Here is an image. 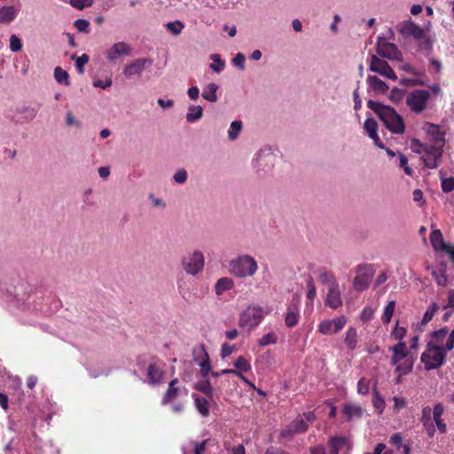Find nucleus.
<instances>
[{
	"instance_id": "1",
	"label": "nucleus",
	"mask_w": 454,
	"mask_h": 454,
	"mask_svg": "<svg viewBox=\"0 0 454 454\" xmlns=\"http://www.w3.org/2000/svg\"><path fill=\"white\" fill-rule=\"evenodd\" d=\"M367 107L372 110L382 121L386 128L394 134H403L405 125L403 117L391 106L373 100L367 101Z\"/></svg>"
},
{
	"instance_id": "2",
	"label": "nucleus",
	"mask_w": 454,
	"mask_h": 454,
	"mask_svg": "<svg viewBox=\"0 0 454 454\" xmlns=\"http://www.w3.org/2000/svg\"><path fill=\"white\" fill-rule=\"evenodd\" d=\"M411 149L416 153H422V160L428 168H436L442 163L443 147L422 144L419 139L411 140Z\"/></svg>"
},
{
	"instance_id": "3",
	"label": "nucleus",
	"mask_w": 454,
	"mask_h": 454,
	"mask_svg": "<svg viewBox=\"0 0 454 454\" xmlns=\"http://www.w3.org/2000/svg\"><path fill=\"white\" fill-rule=\"evenodd\" d=\"M447 348L442 345L427 343L426 350L421 355V362L427 371L438 369L443 365L446 360Z\"/></svg>"
},
{
	"instance_id": "4",
	"label": "nucleus",
	"mask_w": 454,
	"mask_h": 454,
	"mask_svg": "<svg viewBox=\"0 0 454 454\" xmlns=\"http://www.w3.org/2000/svg\"><path fill=\"white\" fill-rule=\"evenodd\" d=\"M258 269L256 261L250 255H241L231 261L230 271L238 278L253 276Z\"/></svg>"
},
{
	"instance_id": "5",
	"label": "nucleus",
	"mask_w": 454,
	"mask_h": 454,
	"mask_svg": "<svg viewBox=\"0 0 454 454\" xmlns=\"http://www.w3.org/2000/svg\"><path fill=\"white\" fill-rule=\"evenodd\" d=\"M429 98L430 92L428 90H414L408 94L406 105L412 113L419 114L427 109Z\"/></svg>"
},
{
	"instance_id": "6",
	"label": "nucleus",
	"mask_w": 454,
	"mask_h": 454,
	"mask_svg": "<svg viewBox=\"0 0 454 454\" xmlns=\"http://www.w3.org/2000/svg\"><path fill=\"white\" fill-rule=\"evenodd\" d=\"M264 312L261 307H247L240 315L239 326L249 329L256 327L263 319Z\"/></svg>"
},
{
	"instance_id": "7",
	"label": "nucleus",
	"mask_w": 454,
	"mask_h": 454,
	"mask_svg": "<svg viewBox=\"0 0 454 454\" xmlns=\"http://www.w3.org/2000/svg\"><path fill=\"white\" fill-rule=\"evenodd\" d=\"M357 276L354 278L353 286L358 291L362 292L369 287L370 281L374 275V270L372 265L359 264L356 267Z\"/></svg>"
},
{
	"instance_id": "8",
	"label": "nucleus",
	"mask_w": 454,
	"mask_h": 454,
	"mask_svg": "<svg viewBox=\"0 0 454 454\" xmlns=\"http://www.w3.org/2000/svg\"><path fill=\"white\" fill-rule=\"evenodd\" d=\"M347 324V317L340 316L333 319H325L319 323L318 332L325 335L338 333Z\"/></svg>"
},
{
	"instance_id": "9",
	"label": "nucleus",
	"mask_w": 454,
	"mask_h": 454,
	"mask_svg": "<svg viewBox=\"0 0 454 454\" xmlns=\"http://www.w3.org/2000/svg\"><path fill=\"white\" fill-rule=\"evenodd\" d=\"M184 270L191 275H196L204 267V255L202 252L196 250L182 262Z\"/></svg>"
},
{
	"instance_id": "10",
	"label": "nucleus",
	"mask_w": 454,
	"mask_h": 454,
	"mask_svg": "<svg viewBox=\"0 0 454 454\" xmlns=\"http://www.w3.org/2000/svg\"><path fill=\"white\" fill-rule=\"evenodd\" d=\"M370 71L378 73L380 75L391 79L393 81L397 80V76L395 71L388 65V63L386 60H383L375 55H372L371 57Z\"/></svg>"
},
{
	"instance_id": "11",
	"label": "nucleus",
	"mask_w": 454,
	"mask_h": 454,
	"mask_svg": "<svg viewBox=\"0 0 454 454\" xmlns=\"http://www.w3.org/2000/svg\"><path fill=\"white\" fill-rule=\"evenodd\" d=\"M430 242L435 251H443L448 254L454 262V246L447 244L440 230H434L430 234Z\"/></svg>"
},
{
	"instance_id": "12",
	"label": "nucleus",
	"mask_w": 454,
	"mask_h": 454,
	"mask_svg": "<svg viewBox=\"0 0 454 454\" xmlns=\"http://www.w3.org/2000/svg\"><path fill=\"white\" fill-rule=\"evenodd\" d=\"M377 53L382 58L391 60L398 59L401 55L395 43L387 42L385 38L379 37L377 42Z\"/></svg>"
},
{
	"instance_id": "13",
	"label": "nucleus",
	"mask_w": 454,
	"mask_h": 454,
	"mask_svg": "<svg viewBox=\"0 0 454 454\" xmlns=\"http://www.w3.org/2000/svg\"><path fill=\"white\" fill-rule=\"evenodd\" d=\"M164 364L160 362H151L147 367L148 382L151 385H160L163 382L165 372L163 370Z\"/></svg>"
},
{
	"instance_id": "14",
	"label": "nucleus",
	"mask_w": 454,
	"mask_h": 454,
	"mask_svg": "<svg viewBox=\"0 0 454 454\" xmlns=\"http://www.w3.org/2000/svg\"><path fill=\"white\" fill-rule=\"evenodd\" d=\"M152 60L149 59H137L126 66L124 68V75L126 78H131L135 75H140L143 70L152 65Z\"/></svg>"
},
{
	"instance_id": "15",
	"label": "nucleus",
	"mask_w": 454,
	"mask_h": 454,
	"mask_svg": "<svg viewBox=\"0 0 454 454\" xmlns=\"http://www.w3.org/2000/svg\"><path fill=\"white\" fill-rule=\"evenodd\" d=\"M397 29L403 36H412L415 39H421L425 36L423 28L411 20L401 23Z\"/></svg>"
},
{
	"instance_id": "16",
	"label": "nucleus",
	"mask_w": 454,
	"mask_h": 454,
	"mask_svg": "<svg viewBox=\"0 0 454 454\" xmlns=\"http://www.w3.org/2000/svg\"><path fill=\"white\" fill-rule=\"evenodd\" d=\"M424 129L426 130L430 140L433 142L432 145L444 146L445 138L444 134L440 130V128L436 124L427 122Z\"/></svg>"
},
{
	"instance_id": "17",
	"label": "nucleus",
	"mask_w": 454,
	"mask_h": 454,
	"mask_svg": "<svg viewBox=\"0 0 454 454\" xmlns=\"http://www.w3.org/2000/svg\"><path fill=\"white\" fill-rule=\"evenodd\" d=\"M179 380L177 378L173 379L168 383V388L162 396V405L173 403V401L180 395L182 389L177 386Z\"/></svg>"
},
{
	"instance_id": "18",
	"label": "nucleus",
	"mask_w": 454,
	"mask_h": 454,
	"mask_svg": "<svg viewBox=\"0 0 454 454\" xmlns=\"http://www.w3.org/2000/svg\"><path fill=\"white\" fill-rule=\"evenodd\" d=\"M390 350L393 352L391 356L392 365H395L400 363L402 360L406 358L409 354L404 341H399L396 345L391 347Z\"/></svg>"
},
{
	"instance_id": "19",
	"label": "nucleus",
	"mask_w": 454,
	"mask_h": 454,
	"mask_svg": "<svg viewBox=\"0 0 454 454\" xmlns=\"http://www.w3.org/2000/svg\"><path fill=\"white\" fill-rule=\"evenodd\" d=\"M342 413L347 420L360 419L363 416V408L354 403H345L342 407Z\"/></svg>"
},
{
	"instance_id": "20",
	"label": "nucleus",
	"mask_w": 454,
	"mask_h": 454,
	"mask_svg": "<svg viewBox=\"0 0 454 454\" xmlns=\"http://www.w3.org/2000/svg\"><path fill=\"white\" fill-rule=\"evenodd\" d=\"M326 306L332 309H337L342 304L339 286L329 287L325 301Z\"/></svg>"
},
{
	"instance_id": "21",
	"label": "nucleus",
	"mask_w": 454,
	"mask_h": 454,
	"mask_svg": "<svg viewBox=\"0 0 454 454\" xmlns=\"http://www.w3.org/2000/svg\"><path fill=\"white\" fill-rule=\"evenodd\" d=\"M300 317L299 308L297 304L292 303L288 306L286 317H285V325L287 327H294L298 324Z\"/></svg>"
},
{
	"instance_id": "22",
	"label": "nucleus",
	"mask_w": 454,
	"mask_h": 454,
	"mask_svg": "<svg viewBox=\"0 0 454 454\" xmlns=\"http://www.w3.org/2000/svg\"><path fill=\"white\" fill-rule=\"evenodd\" d=\"M443 412L444 406L441 403H436L433 409V419L435 426L442 434H445L447 431V426L442 419Z\"/></svg>"
},
{
	"instance_id": "23",
	"label": "nucleus",
	"mask_w": 454,
	"mask_h": 454,
	"mask_svg": "<svg viewBox=\"0 0 454 454\" xmlns=\"http://www.w3.org/2000/svg\"><path fill=\"white\" fill-rule=\"evenodd\" d=\"M367 82L370 89L376 93L385 94L388 90L387 83L375 75H369L367 77Z\"/></svg>"
},
{
	"instance_id": "24",
	"label": "nucleus",
	"mask_w": 454,
	"mask_h": 454,
	"mask_svg": "<svg viewBox=\"0 0 454 454\" xmlns=\"http://www.w3.org/2000/svg\"><path fill=\"white\" fill-rule=\"evenodd\" d=\"M18 12L19 10L13 6H3L0 8V23L10 24L16 19Z\"/></svg>"
},
{
	"instance_id": "25",
	"label": "nucleus",
	"mask_w": 454,
	"mask_h": 454,
	"mask_svg": "<svg viewBox=\"0 0 454 454\" xmlns=\"http://www.w3.org/2000/svg\"><path fill=\"white\" fill-rule=\"evenodd\" d=\"M194 404L197 411L203 416L207 417L209 415V403L205 397H201L197 394L192 395Z\"/></svg>"
},
{
	"instance_id": "26",
	"label": "nucleus",
	"mask_w": 454,
	"mask_h": 454,
	"mask_svg": "<svg viewBox=\"0 0 454 454\" xmlns=\"http://www.w3.org/2000/svg\"><path fill=\"white\" fill-rule=\"evenodd\" d=\"M357 331L354 327H349L345 335L344 343L348 350L353 351L357 344Z\"/></svg>"
},
{
	"instance_id": "27",
	"label": "nucleus",
	"mask_w": 454,
	"mask_h": 454,
	"mask_svg": "<svg viewBox=\"0 0 454 454\" xmlns=\"http://www.w3.org/2000/svg\"><path fill=\"white\" fill-rule=\"evenodd\" d=\"M193 388L206 395L208 399L213 398L214 388L207 378L203 380L196 382L193 386Z\"/></svg>"
},
{
	"instance_id": "28",
	"label": "nucleus",
	"mask_w": 454,
	"mask_h": 454,
	"mask_svg": "<svg viewBox=\"0 0 454 454\" xmlns=\"http://www.w3.org/2000/svg\"><path fill=\"white\" fill-rule=\"evenodd\" d=\"M219 89L218 85L215 82H210L206 85L202 91V97L204 99L209 102H216L218 99L217 97V90Z\"/></svg>"
},
{
	"instance_id": "29",
	"label": "nucleus",
	"mask_w": 454,
	"mask_h": 454,
	"mask_svg": "<svg viewBox=\"0 0 454 454\" xmlns=\"http://www.w3.org/2000/svg\"><path fill=\"white\" fill-rule=\"evenodd\" d=\"M234 286L233 280L230 278H221L217 280L215 290L216 295H222L224 292L231 290Z\"/></svg>"
},
{
	"instance_id": "30",
	"label": "nucleus",
	"mask_w": 454,
	"mask_h": 454,
	"mask_svg": "<svg viewBox=\"0 0 454 454\" xmlns=\"http://www.w3.org/2000/svg\"><path fill=\"white\" fill-rule=\"evenodd\" d=\"M199 366L200 367V375L203 379L207 378L208 374L211 373V364L209 360V356L206 352L205 349H203V358L199 361V359H195Z\"/></svg>"
},
{
	"instance_id": "31",
	"label": "nucleus",
	"mask_w": 454,
	"mask_h": 454,
	"mask_svg": "<svg viewBox=\"0 0 454 454\" xmlns=\"http://www.w3.org/2000/svg\"><path fill=\"white\" fill-rule=\"evenodd\" d=\"M348 443L345 437H331L328 444L330 447V454H339V451L343 449Z\"/></svg>"
},
{
	"instance_id": "32",
	"label": "nucleus",
	"mask_w": 454,
	"mask_h": 454,
	"mask_svg": "<svg viewBox=\"0 0 454 454\" xmlns=\"http://www.w3.org/2000/svg\"><path fill=\"white\" fill-rule=\"evenodd\" d=\"M448 328L442 327L439 330L434 331L430 333V340L427 343H434V345H441L448 334Z\"/></svg>"
},
{
	"instance_id": "33",
	"label": "nucleus",
	"mask_w": 454,
	"mask_h": 454,
	"mask_svg": "<svg viewBox=\"0 0 454 454\" xmlns=\"http://www.w3.org/2000/svg\"><path fill=\"white\" fill-rule=\"evenodd\" d=\"M203 109L200 106H190L189 112L186 114L188 122H195L202 117Z\"/></svg>"
},
{
	"instance_id": "34",
	"label": "nucleus",
	"mask_w": 454,
	"mask_h": 454,
	"mask_svg": "<svg viewBox=\"0 0 454 454\" xmlns=\"http://www.w3.org/2000/svg\"><path fill=\"white\" fill-rule=\"evenodd\" d=\"M413 359L407 356L402 363L395 364V371L399 372L401 375H406L411 372L413 368Z\"/></svg>"
},
{
	"instance_id": "35",
	"label": "nucleus",
	"mask_w": 454,
	"mask_h": 454,
	"mask_svg": "<svg viewBox=\"0 0 454 454\" xmlns=\"http://www.w3.org/2000/svg\"><path fill=\"white\" fill-rule=\"evenodd\" d=\"M318 278L322 284L327 285L329 287H333V286H335L338 285L334 275L331 271H328V270L322 271L320 273Z\"/></svg>"
},
{
	"instance_id": "36",
	"label": "nucleus",
	"mask_w": 454,
	"mask_h": 454,
	"mask_svg": "<svg viewBox=\"0 0 454 454\" xmlns=\"http://www.w3.org/2000/svg\"><path fill=\"white\" fill-rule=\"evenodd\" d=\"M54 78L59 83H63L65 85L70 84L68 73L62 69L60 67H55Z\"/></svg>"
},
{
	"instance_id": "37",
	"label": "nucleus",
	"mask_w": 454,
	"mask_h": 454,
	"mask_svg": "<svg viewBox=\"0 0 454 454\" xmlns=\"http://www.w3.org/2000/svg\"><path fill=\"white\" fill-rule=\"evenodd\" d=\"M234 366L236 367L235 371H239V372H247L251 370L250 362L242 356L237 358Z\"/></svg>"
},
{
	"instance_id": "38",
	"label": "nucleus",
	"mask_w": 454,
	"mask_h": 454,
	"mask_svg": "<svg viewBox=\"0 0 454 454\" xmlns=\"http://www.w3.org/2000/svg\"><path fill=\"white\" fill-rule=\"evenodd\" d=\"M439 306L435 302H433L426 310L421 320V325H426L428 322H430L437 312Z\"/></svg>"
},
{
	"instance_id": "39",
	"label": "nucleus",
	"mask_w": 454,
	"mask_h": 454,
	"mask_svg": "<svg viewBox=\"0 0 454 454\" xmlns=\"http://www.w3.org/2000/svg\"><path fill=\"white\" fill-rule=\"evenodd\" d=\"M364 128L366 130V132L370 137H376L378 124L374 119L367 118L364 121Z\"/></svg>"
},
{
	"instance_id": "40",
	"label": "nucleus",
	"mask_w": 454,
	"mask_h": 454,
	"mask_svg": "<svg viewBox=\"0 0 454 454\" xmlns=\"http://www.w3.org/2000/svg\"><path fill=\"white\" fill-rule=\"evenodd\" d=\"M395 308V301H390L387 304L382 316V321L385 324H388L391 321Z\"/></svg>"
},
{
	"instance_id": "41",
	"label": "nucleus",
	"mask_w": 454,
	"mask_h": 454,
	"mask_svg": "<svg viewBox=\"0 0 454 454\" xmlns=\"http://www.w3.org/2000/svg\"><path fill=\"white\" fill-rule=\"evenodd\" d=\"M75 59V67L77 69L78 74H82L84 73V66L89 62V56L85 53L82 55L76 57L72 56V59Z\"/></svg>"
},
{
	"instance_id": "42",
	"label": "nucleus",
	"mask_w": 454,
	"mask_h": 454,
	"mask_svg": "<svg viewBox=\"0 0 454 454\" xmlns=\"http://www.w3.org/2000/svg\"><path fill=\"white\" fill-rule=\"evenodd\" d=\"M445 268H446V266L444 265L438 271L434 270L432 272V275H433L435 282L437 283V285L442 286H444L447 284V275L445 273Z\"/></svg>"
},
{
	"instance_id": "43",
	"label": "nucleus",
	"mask_w": 454,
	"mask_h": 454,
	"mask_svg": "<svg viewBox=\"0 0 454 454\" xmlns=\"http://www.w3.org/2000/svg\"><path fill=\"white\" fill-rule=\"evenodd\" d=\"M210 59L214 61L210 64V68L215 73H220L224 68V61L221 59L219 54H212Z\"/></svg>"
},
{
	"instance_id": "44",
	"label": "nucleus",
	"mask_w": 454,
	"mask_h": 454,
	"mask_svg": "<svg viewBox=\"0 0 454 454\" xmlns=\"http://www.w3.org/2000/svg\"><path fill=\"white\" fill-rule=\"evenodd\" d=\"M241 129H242V122L240 121H233L231 123V127L228 131L229 138L231 140L236 139L238 137Z\"/></svg>"
},
{
	"instance_id": "45",
	"label": "nucleus",
	"mask_w": 454,
	"mask_h": 454,
	"mask_svg": "<svg viewBox=\"0 0 454 454\" xmlns=\"http://www.w3.org/2000/svg\"><path fill=\"white\" fill-rule=\"evenodd\" d=\"M291 424L297 434H301L308 430V423L302 418H296Z\"/></svg>"
},
{
	"instance_id": "46",
	"label": "nucleus",
	"mask_w": 454,
	"mask_h": 454,
	"mask_svg": "<svg viewBox=\"0 0 454 454\" xmlns=\"http://www.w3.org/2000/svg\"><path fill=\"white\" fill-rule=\"evenodd\" d=\"M184 24L179 20L168 22L166 24L167 30L175 35H179L182 32V30L184 29Z\"/></svg>"
},
{
	"instance_id": "47",
	"label": "nucleus",
	"mask_w": 454,
	"mask_h": 454,
	"mask_svg": "<svg viewBox=\"0 0 454 454\" xmlns=\"http://www.w3.org/2000/svg\"><path fill=\"white\" fill-rule=\"evenodd\" d=\"M442 179V190L444 192H450L454 190V177H442V170L440 171Z\"/></svg>"
},
{
	"instance_id": "48",
	"label": "nucleus",
	"mask_w": 454,
	"mask_h": 454,
	"mask_svg": "<svg viewBox=\"0 0 454 454\" xmlns=\"http://www.w3.org/2000/svg\"><path fill=\"white\" fill-rule=\"evenodd\" d=\"M433 410L430 406H425L422 409L420 421L422 425L433 423L432 420Z\"/></svg>"
},
{
	"instance_id": "49",
	"label": "nucleus",
	"mask_w": 454,
	"mask_h": 454,
	"mask_svg": "<svg viewBox=\"0 0 454 454\" xmlns=\"http://www.w3.org/2000/svg\"><path fill=\"white\" fill-rule=\"evenodd\" d=\"M399 167L402 168L404 171V173L407 175V176H411L414 173L413 169L408 166V159L407 157L403 154V153H399Z\"/></svg>"
},
{
	"instance_id": "50",
	"label": "nucleus",
	"mask_w": 454,
	"mask_h": 454,
	"mask_svg": "<svg viewBox=\"0 0 454 454\" xmlns=\"http://www.w3.org/2000/svg\"><path fill=\"white\" fill-rule=\"evenodd\" d=\"M69 4L75 9L82 10L90 7L93 4V0H69Z\"/></svg>"
},
{
	"instance_id": "51",
	"label": "nucleus",
	"mask_w": 454,
	"mask_h": 454,
	"mask_svg": "<svg viewBox=\"0 0 454 454\" xmlns=\"http://www.w3.org/2000/svg\"><path fill=\"white\" fill-rule=\"evenodd\" d=\"M369 389H370V381L365 378L360 379L357 383V393L364 395L369 393Z\"/></svg>"
},
{
	"instance_id": "52",
	"label": "nucleus",
	"mask_w": 454,
	"mask_h": 454,
	"mask_svg": "<svg viewBox=\"0 0 454 454\" xmlns=\"http://www.w3.org/2000/svg\"><path fill=\"white\" fill-rule=\"evenodd\" d=\"M10 49L13 52H18L22 49L21 40L16 35H12L10 37Z\"/></svg>"
},
{
	"instance_id": "53",
	"label": "nucleus",
	"mask_w": 454,
	"mask_h": 454,
	"mask_svg": "<svg viewBox=\"0 0 454 454\" xmlns=\"http://www.w3.org/2000/svg\"><path fill=\"white\" fill-rule=\"evenodd\" d=\"M131 48L125 43H115V55H129Z\"/></svg>"
},
{
	"instance_id": "54",
	"label": "nucleus",
	"mask_w": 454,
	"mask_h": 454,
	"mask_svg": "<svg viewBox=\"0 0 454 454\" xmlns=\"http://www.w3.org/2000/svg\"><path fill=\"white\" fill-rule=\"evenodd\" d=\"M374 315V309L372 307L366 306L363 309L360 314V319L364 323L370 321Z\"/></svg>"
},
{
	"instance_id": "55",
	"label": "nucleus",
	"mask_w": 454,
	"mask_h": 454,
	"mask_svg": "<svg viewBox=\"0 0 454 454\" xmlns=\"http://www.w3.org/2000/svg\"><path fill=\"white\" fill-rule=\"evenodd\" d=\"M403 435L401 433H395L389 438V443L395 446L397 450H401L403 446Z\"/></svg>"
},
{
	"instance_id": "56",
	"label": "nucleus",
	"mask_w": 454,
	"mask_h": 454,
	"mask_svg": "<svg viewBox=\"0 0 454 454\" xmlns=\"http://www.w3.org/2000/svg\"><path fill=\"white\" fill-rule=\"evenodd\" d=\"M277 341V337L274 333H267L265 335H263L260 340H259V345L262 346V347H264V346H267L269 344H274L276 343Z\"/></svg>"
},
{
	"instance_id": "57",
	"label": "nucleus",
	"mask_w": 454,
	"mask_h": 454,
	"mask_svg": "<svg viewBox=\"0 0 454 454\" xmlns=\"http://www.w3.org/2000/svg\"><path fill=\"white\" fill-rule=\"evenodd\" d=\"M209 441H210L209 439H206V440L202 441L201 442H193L194 454H204L207 445L208 444Z\"/></svg>"
},
{
	"instance_id": "58",
	"label": "nucleus",
	"mask_w": 454,
	"mask_h": 454,
	"mask_svg": "<svg viewBox=\"0 0 454 454\" xmlns=\"http://www.w3.org/2000/svg\"><path fill=\"white\" fill-rule=\"evenodd\" d=\"M74 27L79 32L88 33L90 28V22L87 20L79 19L75 20Z\"/></svg>"
},
{
	"instance_id": "59",
	"label": "nucleus",
	"mask_w": 454,
	"mask_h": 454,
	"mask_svg": "<svg viewBox=\"0 0 454 454\" xmlns=\"http://www.w3.org/2000/svg\"><path fill=\"white\" fill-rule=\"evenodd\" d=\"M307 286H308L307 298H308V300L312 301L314 300V298L316 297V294H317L316 286L313 283L312 278H309V280L307 281Z\"/></svg>"
},
{
	"instance_id": "60",
	"label": "nucleus",
	"mask_w": 454,
	"mask_h": 454,
	"mask_svg": "<svg viewBox=\"0 0 454 454\" xmlns=\"http://www.w3.org/2000/svg\"><path fill=\"white\" fill-rule=\"evenodd\" d=\"M406 333H407V331L404 327H399L396 325V326L395 327V329L392 332V336L395 340H398L399 341H403V339L405 337Z\"/></svg>"
},
{
	"instance_id": "61",
	"label": "nucleus",
	"mask_w": 454,
	"mask_h": 454,
	"mask_svg": "<svg viewBox=\"0 0 454 454\" xmlns=\"http://www.w3.org/2000/svg\"><path fill=\"white\" fill-rule=\"evenodd\" d=\"M403 90L394 88L390 92V99L394 102H398L403 99Z\"/></svg>"
},
{
	"instance_id": "62",
	"label": "nucleus",
	"mask_w": 454,
	"mask_h": 454,
	"mask_svg": "<svg viewBox=\"0 0 454 454\" xmlns=\"http://www.w3.org/2000/svg\"><path fill=\"white\" fill-rule=\"evenodd\" d=\"M173 178L177 184H184L187 179V173L184 169H179L176 172Z\"/></svg>"
},
{
	"instance_id": "63",
	"label": "nucleus",
	"mask_w": 454,
	"mask_h": 454,
	"mask_svg": "<svg viewBox=\"0 0 454 454\" xmlns=\"http://www.w3.org/2000/svg\"><path fill=\"white\" fill-rule=\"evenodd\" d=\"M244 62H245V56L242 53H237L236 56L232 59L233 65L238 67L241 70H243L245 68Z\"/></svg>"
},
{
	"instance_id": "64",
	"label": "nucleus",
	"mask_w": 454,
	"mask_h": 454,
	"mask_svg": "<svg viewBox=\"0 0 454 454\" xmlns=\"http://www.w3.org/2000/svg\"><path fill=\"white\" fill-rule=\"evenodd\" d=\"M234 351V346L223 343L221 348V356L223 358L229 356Z\"/></svg>"
}]
</instances>
